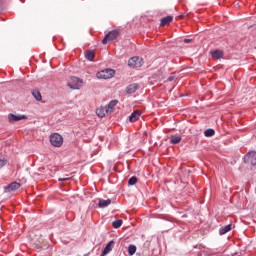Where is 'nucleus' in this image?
<instances>
[{"mask_svg":"<svg viewBox=\"0 0 256 256\" xmlns=\"http://www.w3.org/2000/svg\"><path fill=\"white\" fill-rule=\"evenodd\" d=\"M119 35H121V32H119V30H111L102 39V45H107L109 41H115V39H117Z\"/></svg>","mask_w":256,"mask_h":256,"instance_id":"1","label":"nucleus"},{"mask_svg":"<svg viewBox=\"0 0 256 256\" xmlns=\"http://www.w3.org/2000/svg\"><path fill=\"white\" fill-rule=\"evenodd\" d=\"M97 79H111L115 77V70L106 68L96 74Z\"/></svg>","mask_w":256,"mask_h":256,"instance_id":"2","label":"nucleus"},{"mask_svg":"<svg viewBox=\"0 0 256 256\" xmlns=\"http://www.w3.org/2000/svg\"><path fill=\"white\" fill-rule=\"evenodd\" d=\"M128 67H132V69H138L139 67H143V58L139 56H134L128 60Z\"/></svg>","mask_w":256,"mask_h":256,"instance_id":"3","label":"nucleus"},{"mask_svg":"<svg viewBox=\"0 0 256 256\" xmlns=\"http://www.w3.org/2000/svg\"><path fill=\"white\" fill-rule=\"evenodd\" d=\"M50 143L53 147H61L63 145V136L59 133H54L50 136Z\"/></svg>","mask_w":256,"mask_h":256,"instance_id":"4","label":"nucleus"},{"mask_svg":"<svg viewBox=\"0 0 256 256\" xmlns=\"http://www.w3.org/2000/svg\"><path fill=\"white\" fill-rule=\"evenodd\" d=\"M82 86L83 80L75 76H72L68 82V87H70V89H81Z\"/></svg>","mask_w":256,"mask_h":256,"instance_id":"5","label":"nucleus"},{"mask_svg":"<svg viewBox=\"0 0 256 256\" xmlns=\"http://www.w3.org/2000/svg\"><path fill=\"white\" fill-rule=\"evenodd\" d=\"M244 163H250L255 167L256 165V152L255 151H249L247 154L244 155L243 157Z\"/></svg>","mask_w":256,"mask_h":256,"instance_id":"6","label":"nucleus"},{"mask_svg":"<svg viewBox=\"0 0 256 256\" xmlns=\"http://www.w3.org/2000/svg\"><path fill=\"white\" fill-rule=\"evenodd\" d=\"M25 119H27V115H24V114H18V115H15L13 113L8 114L9 123H17L19 121H24Z\"/></svg>","mask_w":256,"mask_h":256,"instance_id":"7","label":"nucleus"},{"mask_svg":"<svg viewBox=\"0 0 256 256\" xmlns=\"http://www.w3.org/2000/svg\"><path fill=\"white\" fill-rule=\"evenodd\" d=\"M21 187V183L12 182L4 187L5 193H11V191H17Z\"/></svg>","mask_w":256,"mask_h":256,"instance_id":"8","label":"nucleus"},{"mask_svg":"<svg viewBox=\"0 0 256 256\" xmlns=\"http://www.w3.org/2000/svg\"><path fill=\"white\" fill-rule=\"evenodd\" d=\"M210 55L212 59L219 60V59H223L225 52H223V50H220V49H215L210 51Z\"/></svg>","mask_w":256,"mask_h":256,"instance_id":"9","label":"nucleus"},{"mask_svg":"<svg viewBox=\"0 0 256 256\" xmlns=\"http://www.w3.org/2000/svg\"><path fill=\"white\" fill-rule=\"evenodd\" d=\"M111 113L109 112V110L107 109V106L104 107H100L96 110V115H98V117H107V115H110Z\"/></svg>","mask_w":256,"mask_h":256,"instance_id":"10","label":"nucleus"},{"mask_svg":"<svg viewBox=\"0 0 256 256\" xmlns=\"http://www.w3.org/2000/svg\"><path fill=\"white\" fill-rule=\"evenodd\" d=\"M138 89H139V84L132 83L126 87V93L127 95H133V93H135Z\"/></svg>","mask_w":256,"mask_h":256,"instance_id":"11","label":"nucleus"},{"mask_svg":"<svg viewBox=\"0 0 256 256\" xmlns=\"http://www.w3.org/2000/svg\"><path fill=\"white\" fill-rule=\"evenodd\" d=\"M111 199H107V200H105V199H102V198H99L98 199V207L100 208V209H105V207H109L110 205H111Z\"/></svg>","mask_w":256,"mask_h":256,"instance_id":"12","label":"nucleus"},{"mask_svg":"<svg viewBox=\"0 0 256 256\" xmlns=\"http://www.w3.org/2000/svg\"><path fill=\"white\" fill-rule=\"evenodd\" d=\"M139 117H141V112L139 110L133 111L129 116L130 123H135L136 121H139Z\"/></svg>","mask_w":256,"mask_h":256,"instance_id":"13","label":"nucleus"},{"mask_svg":"<svg viewBox=\"0 0 256 256\" xmlns=\"http://www.w3.org/2000/svg\"><path fill=\"white\" fill-rule=\"evenodd\" d=\"M113 245H115V241L114 240L109 241L103 249V255H109V253L113 251Z\"/></svg>","mask_w":256,"mask_h":256,"instance_id":"14","label":"nucleus"},{"mask_svg":"<svg viewBox=\"0 0 256 256\" xmlns=\"http://www.w3.org/2000/svg\"><path fill=\"white\" fill-rule=\"evenodd\" d=\"M119 103V100H112L106 105V109H108L109 113H113V109L117 107V104Z\"/></svg>","mask_w":256,"mask_h":256,"instance_id":"15","label":"nucleus"},{"mask_svg":"<svg viewBox=\"0 0 256 256\" xmlns=\"http://www.w3.org/2000/svg\"><path fill=\"white\" fill-rule=\"evenodd\" d=\"M173 22V16H166L160 20V26L165 27V25H169V23Z\"/></svg>","mask_w":256,"mask_h":256,"instance_id":"16","label":"nucleus"},{"mask_svg":"<svg viewBox=\"0 0 256 256\" xmlns=\"http://www.w3.org/2000/svg\"><path fill=\"white\" fill-rule=\"evenodd\" d=\"M232 227H233V225H231V224L221 227L219 229V235H226V233H229V231H231Z\"/></svg>","mask_w":256,"mask_h":256,"instance_id":"17","label":"nucleus"},{"mask_svg":"<svg viewBox=\"0 0 256 256\" xmlns=\"http://www.w3.org/2000/svg\"><path fill=\"white\" fill-rule=\"evenodd\" d=\"M32 96L34 97V99H36L37 101H42L43 100V96H41V92L37 89H33L31 91Z\"/></svg>","mask_w":256,"mask_h":256,"instance_id":"18","label":"nucleus"},{"mask_svg":"<svg viewBox=\"0 0 256 256\" xmlns=\"http://www.w3.org/2000/svg\"><path fill=\"white\" fill-rule=\"evenodd\" d=\"M85 57H86L87 61H93L95 59V51H93V50L86 51Z\"/></svg>","mask_w":256,"mask_h":256,"instance_id":"19","label":"nucleus"},{"mask_svg":"<svg viewBox=\"0 0 256 256\" xmlns=\"http://www.w3.org/2000/svg\"><path fill=\"white\" fill-rule=\"evenodd\" d=\"M135 253H137V246L130 244L128 247V255L133 256Z\"/></svg>","mask_w":256,"mask_h":256,"instance_id":"20","label":"nucleus"},{"mask_svg":"<svg viewBox=\"0 0 256 256\" xmlns=\"http://www.w3.org/2000/svg\"><path fill=\"white\" fill-rule=\"evenodd\" d=\"M171 145H178V143H181V136H172L170 138Z\"/></svg>","mask_w":256,"mask_h":256,"instance_id":"21","label":"nucleus"},{"mask_svg":"<svg viewBox=\"0 0 256 256\" xmlns=\"http://www.w3.org/2000/svg\"><path fill=\"white\" fill-rule=\"evenodd\" d=\"M123 225V220L122 219H117L112 222V226L114 229H119Z\"/></svg>","mask_w":256,"mask_h":256,"instance_id":"22","label":"nucleus"},{"mask_svg":"<svg viewBox=\"0 0 256 256\" xmlns=\"http://www.w3.org/2000/svg\"><path fill=\"white\" fill-rule=\"evenodd\" d=\"M205 137H213L215 135V129L213 128H208L204 131Z\"/></svg>","mask_w":256,"mask_h":256,"instance_id":"23","label":"nucleus"},{"mask_svg":"<svg viewBox=\"0 0 256 256\" xmlns=\"http://www.w3.org/2000/svg\"><path fill=\"white\" fill-rule=\"evenodd\" d=\"M137 181H138L137 176H132L128 180V185L130 186L137 185Z\"/></svg>","mask_w":256,"mask_h":256,"instance_id":"24","label":"nucleus"},{"mask_svg":"<svg viewBox=\"0 0 256 256\" xmlns=\"http://www.w3.org/2000/svg\"><path fill=\"white\" fill-rule=\"evenodd\" d=\"M7 159L5 157H0V169H3L7 165Z\"/></svg>","mask_w":256,"mask_h":256,"instance_id":"25","label":"nucleus"},{"mask_svg":"<svg viewBox=\"0 0 256 256\" xmlns=\"http://www.w3.org/2000/svg\"><path fill=\"white\" fill-rule=\"evenodd\" d=\"M171 81H175V76L171 75L167 78L168 83H171Z\"/></svg>","mask_w":256,"mask_h":256,"instance_id":"26","label":"nucleus"},{"mask_svg":"<svg viewBox=\"0 0 256 256\" xmlns=\"http://www.w3.org/2000/svg\"><path fill=\"white\" fill-rule=\"evenodd\" d=\"M191 41H193V39L186 38L183 40V43H191Z\"/></svg>","mask_w":256,"mask_h":256,"instance_id":"27","label":"nucleus"},{"mask_svg":"<svg viewBox=\"0 0 256 256\" xmlns=\"http://www.w3.org/2000/svg\"><path fill=\"white\" fill-rule=\"evenodd\" d=\"M58 181H67V178H59Z\"/></svg>","mask_w":256,"mask_h":256,"instance_id":"28","label":"nucleus"},{"mask_svg":"<svg viewBox=\"0 0 256 256\" xmlns=\"http://www.w3.org/2000/svg\"><path fill=\"white\" fill-rule=\"evenodd\" d=\"M106 255H107V254H104V255H103V250H102V253H101V255H100V256H106Z\"/></svg>","mask_w":256,"mask_h":256,"instance_id":"29","label":"nucleus"},{"mask_svg":"<svg viewBox=\"0 0 256 256\" xmlns=\"http://www.w3.org/2000/svg\"><path fill=\"white\" fill-rule=\"evenodd\" d=\"M185 217H187V214H184V215L182 216V218H185Z\"/></svg>","mask_w":256,"mask_h":256,"instance_id":"30","label":"nucleus"},{"mask_svg":"<svg viewBox=\"0 0 256 256\" xmlns=\"http://www.w3.org/2000/svg\"><path fill=\"white\" fill-rule=\"evenodd\" d=\"M157 73H158V75H160V73H161V70H159Z\"/></svg>","mask_w":256,"mask_h":256,"instance_id":"31","label":"nucleus"},{"mask_svg":"<svg viewBox=\"0 0 256 256\" xmlns=\"http://www.w3.org/2000/svg\"><path fill=\"white\" fill-rule=\"evenodd\" d=\"M84 256H89V253H87V254H84Z\"/></svg>","mask_w":256,"mask_h":256,"instance_id":"32","label":"nucleus"}]
</instances>
